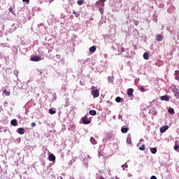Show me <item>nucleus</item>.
I'll return each mask as SVG.
<instances>
[{
	"label": "nucleus",
	"instance_id": "obj_18",
	"mask_svg": "<svg viewBox=\"0 0 179 179\" xmlns=\"http://www.w3.org/2000/svg\"><path fill=\"white\" fill-rule=\"evenodd\" d=\"M90 142L92 143V145H96L97 143V141H96V140L93 137H91Z\"/></svg>",
	"mask_w": 179,
	"mask_h": 179
},
{
	"label": "nucleus",
	"instance_id": "obj_15",
	"mask_svg": "<svg viewBox=\"0 0 179 179\" xmlns=\"http://www.w3.org/2000/svg\"><path fill=\"white\" fill-rule=\"evenodd\" d=\"M89 114L90 115H96V114H97V112L94 110H91L89 111Z\"/></svg>",
	"mask_w": 179,
	"mask_h": 179
},
{
	"label": "nucleus",
	"instance_id": "obj_36",
	"mask_svg": "<svg viewBox=\"0 0 179 179\" xmlns=\"http://www.w3.org/2000/svg\"><path fill=\"white\" fill-rule=\"evenodd\" d=\"M175 72H176V75L179 73V71H176Z\"/></svg>",
	"mask_w": 179,
	"mask_h": 179
},
{
	"label": "nucleus",
	"instance_id": "obj_40",
	"mask_svg": "<svg viewBox=\"0 0 179 179\" xmlns=\"http://www.w3.org/2000/svg\"><path fill=\"white\" fill-rule=\"evenodd\" d=\"M0 57H1V52H0Z\"/></svg>",
	"mask_w": 179,
	"mask_h": 179
},
{
	"label": "nucleus",
	"instance_id": "obj_14",
	"mask_svg": "<svg viewBox=\"0 0 179 179\" xmlns=\"http://www.w3.org/2000/svg\"><path fill=\"white\" fill-rule=\"evenodd\" d=\"M150 152L151 153H152V155H156V153L157 152V148H150Z\"/></svg>",
	"mask_w": 179,
	"mask_h": 179
},
{
	"label": "nucleus",
	"instance_id": "obj_28",
	"mask_svg": "<svg viewBox=\"0 0 179 179\" xmlns=\"http://www.w3.org/2000/svg\"><path fill=\"white\" fill-rule=\"evenodd\" d=\"M178 149H179V145L177 144V143H176V145H174V150L177 151L178 150Z\"/></svg>",
	"mask_w": 179,
	"mask_h": 179
},
{
	"label": "nucleus",
	"instance_id": "obj_3",
	"mask_svg": "<svg viewBox=\"0 0 179 179\" xmlns=\"http://www.w3.org/2000/svg\"><path fill=\"white\" fill-rule=\"evenodd\" d=\"M128 97H132L134 96V89L129 88L127 91Z\"/></svg>",
	"mask_w": 179,
	"mask_h": 179
},
{
	"label": "nucleus",
	"instance_id": "obj_33",
	"mask_svg": "<svg viewBox=\"0 0 179 179\" xmlns=\"http://www.w3.org/2000/svg\"><path fill=\"white\" fill-rule=\"evenodd\" d=\"M31 127H36V122H32V123L31 124Z\"/></svg>",
	"mask_w": 179,
	"mask_h": 179
},
{
	"label": "nucleus",
	"instance_id": "obj_29",
	"mask_svg": "<svg viewBox=\"0 0 179 179\" xmlns=\"http://www.w3.org/2000/svg\"><path fill=\"white\" fill-rule=\"evenodd\" d=\"M73 13L75 15L76 17H78V16H79V13L78 12H76V10H73Z\"/></svg>",
	"mask_w": 179,
	"mask_h": 179
},
{
	"label": "nucleus",
	"instance_id": "obj_10",
	"mask_svg": "<svg viewBox=\"0 0 179 179\" xmlns=\"http://www.w3.org/2000/svg\"><path fill=\"white\" fill-rule=\"evenodd\" d=\"M17 132L20 134V135L24 134V129L23 127L17 129Z\"/></svg>",
	"mask_w": 179,
	"mask_h": 179
},
{
	"label": "nucleus",
	"instance_id": "obj_27",
	"mask_svg": "<svg viewBox=\"0 0 179 179\" xmlns=\"http://www.w3.org/2000/svg\"><path fill=\"white\" fill-rule=\"evenodd\" d=\"M113 138V136H111V134H108L107 136H106V140L107 141H110V139H112Z\"/></svg>",
	"mask_w": 179,
	"mask_h": 179
},
{
	"label": "nucleus",
	"instance_id": "obj_13",
	"mask_svg": "<svg viewBox=\"0 0 179 179\" xmlns=\"http://www.w3.org/2000/svg\"><path fill=\"white\" fill-rule=\"evenodd\" d=\"M96 6H101L102 8L104 6V3L101 2V1H98L96 3Z\"/></svg>",
	"mask_w": 179,
	"mask_h": 179
},
{
	"label": "nucleus",
	"instance_id": "obj_2",
	"mask_svg": "<svg viewBox=\"0 0 179 179\" xmlns=\"http://www.w3.org/2000/svg\"><path fill=\"white\" fill-rule=\"evenodd\" d=\"M31 61L34 62H38V61H41V58L37 55H35L31 58Z\"/></svg>",
	"mask_w": 179,
	"mask_h": 179
},
{
	"label": "nucleus",
	"instance_id": "obj_17",
	"mask_svg": "<svg viewBox=\"0 0 179 179\" xmlns=\"http://www.w3.org/2000/svg\"><path fill=\"white\" fill-rule=\"evenodd\" d=\"M143 58L144 59H149V53H148L147 52H145L144 54H143Z\"/></svg>",
	"mask_w": 179,
	"mask_h": 179
},
{
	"label": "nucleus",
	"instance_id": "obj_19",
	"mask_svg": "<svg viewBox=\"0 0 179 179\" xmlns=\"http://www.w3.org/2000/svg\"><path fill=\"white\" fill-rule=\"evenodd\" d=\"M3 93H4V94H6V96H10V92L6 90H4L3 91Z\"/></svg>",
	"mask_w": 179,
	"mask_h": 179
},
{
	"label": "nucleus",
	"instance_id": "obj_39",
	"mask_svg": "<svg viewBox=\"0 0 179 179\" xmlns=\"http://www.w3.org/2000/svg\"><path fill=\"white\" fill-rule=\"evenodd\" d=\"M100 12H101V8H99Z\"/></svg>",
	"mask_w": 179,
	"mask_h": 179
},
{
	"label": "nucleus",
	"instance_id": "obj_38",
	"mask_svg": "<svg viewBox=\"0 0 179 179\" xmlns=\"http://www.w3.org/2000/svg\"><path fill=\"white\" fill-rule=\"evenodd\" d=\"M121 50H122V51H124V48H122L121 49Z\"/></svg>",
	"mask_w": 179,
	"mask_h": 179
},
{
	"label": "nucleus",
	"instance_id": "obj_11",
	"mask_svg": "<svg viewBox=\"0 0 179 179\" xmlns=\"http://www.w3.org/2000/svg\"><path fill=\"white\" fill-rule=\"evenodd\" d=\"M81 120L83 124H90V120H86V117H83Z\"/></svg>",
	"mask_w": 179,
	"mask_h": 179
},
{
	"label": "nucleus",
	"instance_id": "obj_26",
	"mask_svg": "<svg viewBox=\"0 0 179 179\" xmlns=\"http://www.w3.org/2000/svg\"><path fill=\"white\" fill-rule=\"evenodd\" d=\"M49 113H50V114H55V113H57V111L53 109H50Z\"/></svg>",
	"mask_w": 179,
	"mask_h": 179
},
{
	"label": "nucleus",
	"instance_id": "obj_7",
	"mask_svg": "<svg viewBox=\"0 0 179 179\" xmlns=\"http://www.w3.org/2000/svg\"><path fill=\"white\" fill-rule=\"evenodd\" d=\"M137 148H138L139 150H145V144L138 143Z\"/></svg>",
	"mask_w": 179,
	"mask_h": 179
},
{
	"label": "nucleus",
	"instance_id": "obj_4",
	"mask_svg": "<svg viewBox=\"0 0 179 179\" xmlns=\"http://www.w3.org/2000/svg\"><path fill=\"white\" fill-rule=\"evenodd\" d=\"M128 131H129V129H128V127L123 126L121 128V132L122 134H127V132H128Z\"/></svg>",
	"mask_w": 179,
	"mask_h": 179
},
{
	"label": "nucleus",
	"instance_id": "obj_32",
	"mask_svg": "<svg viewBox=\"0 0 179 179\" xmlns=\"http://www.w3.org/2000/svg\"><path fill=\"white\" fill-rule=\"evenodd\" d=\"M23 2H27V3H30V0H22Z\"/></svg>",
	"mask_w": 179,
	"mask_h": 179
},
{
	"label": "nucleus",
	"instance_id": "obj_25",
	"mask_svg": "<svg viewBox=\"0 0 179 179\" xmlns=\"http://www.w3.org/2000/svg\"><path fill=\"white\" fill-rule=\"evenodd\" d=\"M115 101L117 103H121V97H120V96L116 97Z\"/></svg>",
	"mask_w": 179,
	"mask_h": 179
},
{
	"label": "nucleus",
	"instance_id": "obj_12",
	"mask_svg": "<svg viewBox=\"0 0 179 179\" xmlns=\"http://www.w3.org/2000/svg\"><path fill=\"white\" fill-rule=\"evenodd\" d=\"M173 93H174L175 97L179 99V90L176 89L173 91Z\"/></svg>",
	"mask_w": 179,
	"mask_h": 179
},
{
	"label": "nucleus",
	"instance_id": "obj_8",
	"mask_svg": "<svg viewBox=\"0 0 179 179\" xmlns=\"http://www.w3.org/2000/svg\"><path fill=\"white\" fill-rule=\"evenodd\" d=\"M50 162H55V155L50 154L48 157Z\"/></svg>",
	"mask_w": 179,
	"mask_h": 179
},
{
	"label": "nucleus",
	"instance_id": "obj_20",
	"mask_svg": "<svg viewBox=\"0 0 179 179\" xmlns=\"http://www.w3.org/2000/svg\"><path fill=\"white\" fill-rule=\"evenodd\" d=\"M157 40L158 41H163V36H162L161 35H158V36H157Z\"/></svg>",
	"mask_w": 179,
	"mask_h": 179
},
{
	"label": "nucleus",
	"instance_id": "obj_30",
	"mask_svg": "<svg viewBox=\"0 0 179 179\" xmlns=\"http://www.w3.org/2000/svg\"><path fill=\"white\" fill-rule=\"evenodd\" d=\"M8 10H9V12H10V13L13 14V8L10 7V8H8Z\"/></svg>",
	"mask_w": 179,
	"mask_h": 179
},
{
	"label": "nucleus",
	"instance_id": "obj_22",
	"mask_svg": "<svg viewBox=\"0 0 179 179\" xmlns=\"http://www.w3.org/2000/svg\"><path fill=\"white\" fill-rule=\"evenodd\" d=\"M168 113H169V114H171V115L174 114L175 113L174 109L172 108H170L168 110Z\"/></svg>",
	"mask_w": 179,
	"mask_h": 179
},
{
	"label": "nucleus",
	"instance_id": "obj_21",
	"mask_svg": "<svg viewBox=\"0 0 179 179\" xmlns=\"http://www.w3.org/2000/svg\"><path fill=\"white\" fill-rule=\"evenodd\" d=\"M94 51H96V46H92V47L90 48V52H94Z\"/></svg>",
	"mask_w": 179,
	"mask_h": 179
},
{
	"label": "nucleus",
	"instance_id": "obj_24",
	"mask_svg": "<svg viewBox=\"0 0 179 179\" xmlns=\"http://www.w3.org/2000/svg\"><path fill=\"white\" fill-rule=\"evenodd\" d=\"M77 3H78V5H83V3H85V1H83V0H78L77 1Z\"/></svg>",
	"mask_w": 179,
	"mask_h": 179
},
{
	"label": "nucleus",
	"instance_id": "obj_5",
	"mask_svg": "<svg viewBox=\"0 0 179 179\" xmlns=\"http://www.w3.org/2000/svg\"><path fill=\"white\" fill-rule=\"evenodd\" d=\"M161 100L164 101H169V100H170V97L169 96L164 95L161 96Z\"/></svg>",
	"mask_w": 179,
	"mask_h": 179
},
{
	"label": "nucleus",
	"instance_id": "obj_37",
	"mask_svg": "<svg viewBox=\"0 0 179 179\" xmlns=\"http://www.w3.org/2000/svg\"><path fill=\"white\" fill-rule=\"evenodd\" d=\"M99 179H106L104 177L101 176Z\"/></svg>",
	"mask_w": 179,
	"mask_h": 179
},
{
	"label": "nucleus",
	"instance_id": "obj_9",
	"mask_svg": "<svg viewBox=\"0 0 179 179\" xmlns=\"http://www.w3.org/2000/svg\"><path fill=\"white\" fill-rule=\"evenodd\" d=\"M167 129H169V126H164L160 129L161 134H164V131H167Z\"/></svg>",
	"mask_w": 179,
	"mask_h": 179
},
{
	"label": "nucleus",
	"instance_id": "obj_34",
	"mask_svg": "<svg viewBox=\"0 0 179 179\" xmlns=\"http://www.w3.org/2000/svg\"><path fill=\"white\" fill-rule=\"evenodd\" d=\"M150 179H157V178L155 176H151Z\"/></svg>",
	"mask_w": 179,
	"mask_h": 179
},
{
	"label": "nucleus",
	"instance_id": "obj_23",
	"mask_svg": "<svg viewBox=\"0 0 179 179\" xmlns=\"http://www.w3.org/2000/svg\"><path fill=\"white\" fill-rule=\"evenodd\" d=\"M127 143H129V145H131V143H132V140L131 139V137H127Z\"/></svg>",
	"mask_w": 179,
	"mask_h": 179
},
{
	"label": "nucleus",
	"instance_id": "obj_6",
	"mask_svg": "<svg viewBox=\"0 0 179 179\" xmlns=\"http://www.w3.org/2000/svg\"><path fill=\"white\" fill-rule=\"evenodd\" d=\"M10 124L13 127H17V120L16 119H13L10 121Z\"/></svg>",
	"mask_w": 179,
	"mask_h": 179
},
{
	"label": "nucleus",
	"instance_id": "obj_31",
	"mask_svg": "<svg viewBox=\"0 0 179 179\" xmlns=\"http://www.w3.org/2000/svg\"><path fill=\"white\" fill-rule=\"evenodd\" d=\"M140 90L141 92H145V87H141Z\"/></svg>",
	"mask_w": 179,
	"mask_h": 179
},
{
	"label": "nucleus",
	"instance_id": "obj_16",
	"mask_svg": "<svg viewBox=\"0 0 179 179\" xmlns=\"http://www.w3.org/2000/svg\"><path fill=\"white\" fill-rule=\"evenodd\" d=\"M149 113L152 114L154 117L155 115H157V110H150Z\"/></svg>",
	"mask_w": 179,
	"mask_h": 179
},
{
	"label": "nucleus",
	"instance_id": "obj_1",
	"mask_svg": "<svg viewBox=\"0 0 179 179\" xmlns=\"http://www.w3.org/2000/svg\"><path fill=\"white\" fill-rule=\"evenodd\" d=\"M91 94H92L94 99H96L100 96V91L99 90H94L91 92Z\"/></svg>",
	"mask_w": 179,
	"mask_h": 179
},
{
	"label": "nucleus",
	"instance_id": "obj_35",
	"mask_svg": "<svg viewBox=\"0 0 179 179\" xmlns=\"http://www.w3.org/2000/svg\"><path fill=\"white\" fill-rule=\"evenodd\" d=\"M101 2H107V0H99Z\"/></svg>",
	"mask_w": 179,
	"mask_h": 179
}]
</instances>
